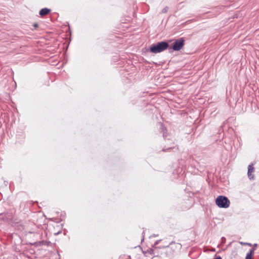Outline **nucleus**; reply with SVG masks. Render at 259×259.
I'll list each match as a JSON object with an SVG mask.
<instances>
[{
	"mask_svg": "<svg viewBox=\"0 0 259 259\" xmlns=\"http://www.w3.org/2000/svg\"><path fill=\"white\" fill-rule=\"evenodd\" d=\"M169 245L170 246L171 249H174V251L180 250L182 247L181 244L174 242L170 243Z\"/></svg>",
	"mask_w": 259,
	"mask_h": 259,
	"instance_id": "4",
	"label": "nucleus"
},
{
	"mask_svg": "<svg viewBox=\"0 0 259 259\" xmlns=\"http://www.w3.org/2000/svg\"><path fill=\"white\" fill-rule=\"evenodd\" d=\"M50 12V9L45 8L40 10L39 14L41 16H44L48 14Z\"/></svg>",
	"mask_w": 259,
	"mask_h": 259,
	"instance_id": "6",
	"label": "nucleus"
},
{
	"mask_svg": "<svg viewBox=\"0 0 259 259\" xmlns=\"http://www.w3.org/2000/svg\"><path fill=\"white\" fill-rule=\"evenodd\" d=\"M214 259H222V257L220 256H218Z\"/></svg>",
	"mask_w": 259,
	"mask_h": 259,
	"instance_id": "14",
	"label": "nucleus"
},
{
	"mask_svg": "<svg viewBox=\"0 0 259 259\" xmlns=\"http://www.w3.org/2000/svg\"><path fill=\"white\" fill-rule=\"evenodd\" d=\"M50 243V242H47V241H41V242H39V243L40 244H47V245H48V243Z\"/></svg>",
	"mask_w": 259,
	"mask_h": 259,
	"instance_id": "11",
	"label": "nucleus"
},
{
	"mask_svg": "<svg viewBox=\"0 0 259 259\" xmlns=\"http://www.w3.org/2000/svg\"><path fill=\"white\" fill-rule=\"evenodd\" d=\"M240 243L241 244L244 245H248V246H251L252 245L251 243H247V242H240Z\"/></svg>",
	"mask_w": 259,
	"mask_h": 259,
	"instance_id": "9",
	"label": "nucleus"
},
{
	"mask_svg": "<svg viewBox=\"0 0 259 259\" xmlns=\"http://www.w3.org/2000/svg\"><path fill=\"white\" fill-rule=\"evenodd\" d=\"M254 171V168L253 167V164L249 165L248 167V172L247 175L249 179L250 180L254 179V175L252 174V173Z\"/></svg>",
	"mask_w": 259,
	"mask_h": 259,
	"instance_id": "5",
	"label": "nucleus"
},
{
	"mask_svg": "<svg viewBox=\"0 0 259 259\" xmlns=\"http://www.w3.org/2000/svg\"><path fill=\"white\" fill-rule=\"evenodd\" d=\"M38 26V25L37 24H33V26L35 27H37Z\"/></svg>",
	"mask_w": 259,
	"mask_h": 259,
	"instance_id": "15",
	"label": "nucleus"
},
{
	"mask_svg": "<svg viewBox=\"0 0 259 259\" xmlns=\"http://www.w3.org/2000/svg\"><path fill=\"white\" fill-rule=\"evenodd\" d=\"M161 130H162L163 132V136H165V132L166 131V128H165V127H164L163 126V124H161Z\"/></svg>",
	"mask_w": 259,
	"mask_h": 259,
	"instance_id": "8",
	"label": "nucleus"
},
{
	"mask_svg": "<svg viewBox=\"0 0 259 259\" xmlns=\"http://www.w3.org/2000/svg\"><path fill=\"white\" fill-rule=\"evenodd\" d=\"M168 9V7H165V8H164L162 9V13H166L167 12Z\"/></svg>",
	"mask_w": 259,
	"mask_h": 259,
	"instance_id": "10",
	"label": "nucleus"
},
{
	"mask_svg": "<svg viewBox=\"0 0 259 259\" xmlns=\"http://www.w3.org/2000/svg\"><path fill=\"white\" fill-rule=\"evenodd\" d=\"M159 241H160V240H157V241L154 243V245H156L158 244Z\"/></svg>",
	"mask_w": 259,
	"mask_h": 259,
	"instance_id": "13",
	"label": "nucleus"
},
{
	"mask_svg": "<svg viewBox=\"0 0 259 259\" xmlns=\"http://www.w3.org/2000/svg\"><path fill=\"white\" fill-rule=\"evenodd\" d=\"M255 249L252 248L247 253L245 259H252V256L254 254V251Z\"/></svg>",
	"mask_w": 259,
	"mask_h": 259,
	"instance_id": "7",
	"label": "nucleus"
},
{
	"mask_svg": "<svg viewBox=\"0 0 259 259\" xmlns=\"http://www.w3.org/2000/svg\"><path fill=\"white\" fill-rule=\"evenodd\" d=\"M168 44L166 41H160L157 44L153 45L150 49V52L153 53H158L166 50Z\"/></svg>",
	"mask_w": 259,
	"mask_h": 259,
	"instance_id": "1",
	"label": "nucleus"
},
{
	"mask_svg": "<svg viewBox=\"0 0 259 259\" xmlns=\"http://www.w3.org/2000/svg\"><path fill=\"white\" fill-rule=\"evenodd\" d=\"M185 40L184 38L181 37L175 41L172 46V49L174 51L180 50L184 46Z\"/></svg>",
	"mask_w": 259,
	"mask_h": 259,
	"instance_id": "3",
	"label": "nucleus"
},
{
	"mask_svg": "<svg viewBox=\"0 0 259 259\" xmlns=\"http://www.w3.org/2000/svg\"><path fill=\"white\" fill-rule=\"evenodd\" d=\"M254 246H255V247L257 246V244H256V243H255V244H254Z\"/></svg>",
	"mask_w": 259,
	"mask_h": 259,
	"instance_id": "17",
	"label": "nucleus"
},
{
	"mask_svg": "<svg viewBox=\"0 0 259 259\" xmlns=\"http://www.w3.org/2000/svg\"><path fill=\"white\" fill-rule=\"evenodd\" d=\"M215 203L220 208H227L229 207L230 201L227 197L220 195L215 199Z\"/></svg>",
	"mask_w": 259,
	"mask_h": 259,
	"instance_id": "2",
	"label": "nucleus"
},
{
	"mask_svg": "<svg viewBox=\"0 0 259 259\" xmlns=\"http://www.w3.org/2000/svg\"><path fill=\"white\" fill-rule=\"evenodd\" d=\"M148 251L150 254H152L153 253V250L152 249H150L149 250H148Z\"/></svg>",
	"mask_w": 259,
	"mask_h": 259,
	"instance_id": "12",
	"label": "nucleus"
},
{
	"mask_svg": "<svg viewBox=\"0 0 259 259\" xmlns=\"http://www.w3.org/2000/svg\"><path fill=\"white\" fill-rule=\"evenodd\" d=\"M33 245H37V242L33 243Z\"/></svg>",
	"mask_w": 259,
	"mask_h": 259,
	"instance_id": "16",
	"label": "nucleus"
}]
</instances>
